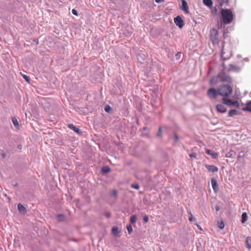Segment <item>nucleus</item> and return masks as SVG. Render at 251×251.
Returning <instances> with one entry per match:
<instances>
[{
	"label": "nucleus",
	"instance_id": "obj_1",
	"mask_svg": "<svg viewBox=\"0 0 251 251\" xmlns=\"http://www.w3.org/2000/svg\"><path fill=\"white\" fill-rule=\"evenodd\" d=\"M221 18L223 24L225 25L229 24L233 19V13L230 9H222L221 10Z\"/></svg>",
	"mask_w": 251,
	"mask_h": 251
},
{
	"label": "nucleus",
	"instance_id": "obj_2",
	"mask_svg": "<svg viewBox=\"0 0 251 251\" xmlns=\"http://www.w3.org/2000/svg\"><path fill=\"white\" fill-rule=\"evenodd\" d=\"M219 95L225 97H228L232 93V88L228 85H222L218 89Z\"/></svg>",
	"mask_w": 251,
	"mask_h": 251
},
{
	"label": "nucleus",
	"instance_id": "obj_3",
	"mask_svg": "<svg viewBox=\"0 0 251 251\" xmlns=\"http://www.w3.org/2000/svg\"><path fill=\"white\" fill-rule=\"evenodd\" d=\"M210 38L213 44L218 42V32L215 28H212L210 31Z\"/></svg>",
	"mask_w": 251,
	"mask_h": 251
},
{
	"label": "nucleus",
	"instance_id": "obj_4",
	"mask_svg": "<svg viewBox=\"0 0 251 251\" xmlns=\"http://www.w3.org/2000/svg\"><path fill=\"white\" fill-rule=\"evenodd\" d=\"M218 77L219 78L220 81L224 82L231 83L232 82L231 78L224 72L220 73L218 75Z\"/></svg>",
	"mask_w": 251,
	"mask_h": 251
},
{
	"label": "nucleus",
	"instance_id": "obj_5",
	"mask_svg": "<svg viewBox=\"0 0 251 251\" xmlns=\"http://www.w3.org/2000/svg\"><path fill=\"white\" fill-rule=\"evenodd\" d=\"M174 22L180 28H182L184 26V21L180 16H177L174 19Z\"/></svg>",
	"mask_w": 251,
	"mask_h": 251
},
{
	"label": "nucleus",
	"instance_id": "obj_6",
	"mask_svg": "<svg viewBox=\"0 0 251 251\" xmlns=\"http://www.w3.org/2000/svg\"><path fill=\"white\" fill-rule=\"evenodd\" d=\"M207 95L210 98H215L219 95L218 91L213 88L208 89Z\"/></svg>",
	"mask_w": 251,
	"mask_h": 251
},
{
	"label": "nucleus",
	"instance_id": "obj_7",
	"mask_svg": "<svg viewBox=\"0 0 251 251\" xmlns=\"http://www.w3.org/2000/svg\"><path fill=\"white\" fill-rule=\"evenodd\" d=\"M181 0L182 1V6L180 7L181 9L184 11L185 13L188 14L189 11L188 10L189 7L187 1L185 0Z\"/></svg>",
	"mask_w": 251,
	"mask_h": 251
},
{
	"label": "nucleus",
	"instance_id": "obj_8",
	"mask_svg": "<svg viewBox=\"0 0 251 251\" xmlns=\"http://www.w3.org/2000/svg\"><path fill=\"white\" fill-rule=\"evenodd\" d=\"M240 70L241 69L239 66L233 64H230L228 71L233 72H239Z\"/></svg>",
	"mask_w": 251,
	"mask_h": 251
},
{
	"label": "nucleus",
	"instance_id": "obj_9",
	"mask_svg": "<svg viewBox=\"0 0 251 251\" xmlns=\"http://www.w3.org/2000/svg\"><path fill=\"white\" fill-rule=\"evenodd\" d=\"M216 109L218 111L221 113H225L226 111V107L222 104H219L216 105Z\"/></svg>",
	"mask_w": 251,
	"mask_h": 251
},
{
	"label": "nucleus",
	"instance_id": "obj_10",
	"mask_svg": "<svg viewBox=\"0 0 251 251\" xmlns=\"http://www.w3.org/2000/svg\"><path fill=\"white\" fill-rule=\"evenodd\" d=\"M205 166L209 172L215 173L218 172V169L216 166L208 165H206Z\"/></svg>",
	"mask_w": 251,
	"mask_h": 251
},
{
	"label": "nucleus",
	"instance_id": "obj_11",
	"mask_svg": "<svg viewBox=\"0 0 251 251\" xmlns=\"http://www.w3.org/2000/svg\"><path fill=\"white\" fill-rule=\"evenodd\" d=\"M211 185L212 188L215 192H217L218 191L217 180L214 177L211 178Z\"/></svg>",
	"mask_w": 251,
	"mask_h": 251
},
{
	"label": "nucleus",
	"instance_id": "obj_12",
	"mask_svg": "<svg viewBox=\"0 0 251 251\" xmlns=\"http://www.w3.org/2000/svg\"><path fill=\"white\" fill-rule=\"evenodd\" d=\"M68 127L73 130L75 132L79 134L81 133V130L77 127L73 125V124H69L68 126Z\"/></svg>",
	"mask_w": 251,
	"mask_h": 251
},
{
	"label": "nucleus",
	"instance_id": "obj_13",
	"mask_svg": "<svg viewBox=\"0 0 251 251\" xmlns=\"http://www.w3.org/2000/svg\"><path fill=\"white\" fill-rule=\"evenodd\" d=\"M205 152L207 154L211 155L212 158H216L218 156V154L217 153L213 152L210 150H206Z\"/></svg>",
	"mask_w": 251,
	"mask_h": 251
},
{
	"label": "nucleus",
	"instance_id": "obj_14",
	"mask_svg": "<svg viewBox=\"0 0 251 251\" xmlns=\"http://www.w3.org/2000/svg\"><path fill=\"white\" fill-rule=\"evenodd\" d=\"M18 210L22 213H25L26 212V209L25 206H24L22 204L19 203L18 204Z\"/></svg>",
	"mask_w": 251,
	"mask_h": 251
},
{
	"label": "nucleus",
	"instance_id": "obj_15",
	"mask_svg": "<svg viewBox=\"0 0 251 251\" xmlns=\"http://www.w3.org/2000/svg\"><path fill=\"white\" fill-rule=\"evenodd\" d=\"M12 123H13L14 126L17 129L19 128L20 125H19V122H18L17 119L15 117H13L12 118Z\"/></svg>",
	"mask_w": 251,
	"mask_h": 251
},
{
	"label": "nucleus",
	"instance_id": "obj_16",
	"mask_svg": "<svg viewBox=\"0 0 251 251\" xmlns=\"http://www.w3.org/2000/svg\"><path fill=\"white\" fill-rule=\"evenodd\" d=\"M220 6L227 5L228 3V0H217Z\"/></svg>",
	"mask_w": 251,
	"mask_h": 251
},
{
	"label": "nucleus",
	"instance_id": "obj_17",
	"mask_svg": "<svg viewBox=\"0 0 251 251\" xmlns=\"http://www.w3.org/2000/svg\"><path fill=\"white\" fill-rule=\"evenodd\" d=\"M225 50H224V45H223V48H222V52H221V57L224 60L228 59L229 58L230 56V54H229L227 56H225Z\"/></svg>",
	"mask_w": 251,
	"mask_h": 251
},
{
	"label": "nucleus",
	"instance_id": "obj_18",
	"mask_svg": "<svg viewBox=\"0 0 251 251\" xmlns=\"http://www.w3.org/2000/svg\"><path fill=\"white\" fill-rule=\"evenodd\" d=\"M223 102L227 105H231L232 104V101L230 100L225 98L222 99Z\"/></svg>",
	"mask_w": 251,
	"mask_h": 251
},
{
	"label": "nucleus",
	"instance_id": "obj_19",
	"mask_svg": "<svg viewBox=\"0 0 251 251\" xmlns=\"http://www.w3.org/2000/svg\"><path fill=\"white\" fill-rule=\"evenodd\" d=\"M203 2L204 5L208 7H211L213 4L212 0H203Z\"/></svg>",
	"mask_w": 251,
	"mask_h": 251
},
{
	"label": "nucleus",
	"instance_id": "obj_20",
	"mask_svg": "<svg viewBox=\"0 0 251 251\" xmlns=\"http://www.w3.org/2000/svg\"><path fill=\"white\" fill-rule=\"evenodd\" d=\"M246 247L250 250L251 249V240L249 237H248L246 240Z\"/></svg>",
	"mask_w": 251,
	"mask_h": 251
},
{
	"label": "nucleus",
	"instance_id": "obj_21",
	"mask_svg": "<svg viewBox=\"0 0 251 251\" xmlns=\"http://www.w3.org/2000/svg\"><path fill=\"white\" fill-rule=\"evenodd\" d=\"M137 221V216L135 215H132L130 218V224L135 223Z\"/></svg>",
	"mask_w": 251,
	"mask_h": 251
},
{
	"label": "nucleus",
	"instance_id": "obj_22",
	"mask_svg": "<svg viewBox=\"0 0 251 251\" xmlns=\"http://www.w3.org/2000/svg\"><path fill=\"white\" fill-rule=\"evenodd\" d=\"M247 218H248V216H247V214L246 212H243L242 214V223H244L246 222V221L247 220Z\"/></svg>",
	"mask_w": 251,
	"mask_h": 251
},
{
	"label": "nucleus",
	"instance_id": "obj_23",
	"mask_svg": "<svg viewBox=\"0 0 251 251\" xmlns=\"http://www.w3.org/2000/svg\"><path fill=\"white\" fill-rule=\"evenodd\" d=\"M237 114V111L235 109L230 110L228 113L229 117H232Z\"/></svg>",
	"mask_w": 251,
	"mask_h": 251
},
{
	"label": "nucleus",
	"instance_id": "obj_24",
	"mask_svg": "<svg viewBox=\"0 0 251 251\" xmlns=\"http://www.w3.org/2000/svg\"><path fill=\"white\" fill-rule=\"evenodd\" d=\"M244 109L251 112V100L246 104V106Z\"/></svg>",
	"mask_w": 251,
	"mask_h": 251
},
{
	"label": "nucleus",
	"instance_id": "obj_25",
	"mask_svg": "<svg viewBox=\"0 0 251 251\" xmlns=\"http://www.w3.org/2000/svg\"><path fill=\"white\" fill-rule=\"evenodd\" d=\"M110 168L107 166H104L101 169V172L104 173H108L110 171Z\"/></svg>",
	"mask_w": 251,
	"mask_h": 251
},
{
	"label": "nucleus",
	"instance_id": "obj_26",
	"mask_svg": "<svg viewBox=\"0 0 251 251\" xmlns=\"http://www.w3.org/2000/svg\"><path fill=\"white\" fill-rule=\"evenodd\" d=\"M118 228L116 226L113 227L112 228V234L115 236H116L117 235V234H118Z\"/></svg>",
	"mask_w": 251,
	"mask_h": 251
},
{
	"label": "nucleus",
	"instance_id": "obj_27",
	"mask_svg": "<svg viewBox=\"0 0 251 251\" xmlns=\"http://www.w3.org/2000/svg\"><path fill=\"white\" fill-rule=\"evenodd\" d=\"M127 229L129 234H131L133 231L132 226L131 224L127 226Z\"/></svg>",
	"mask_w": 251,
	"mask_h": 251
},
{
	"label": "nucleus",
	"instance_id": "obj_28",
	"mask_svg": "<svg viewBox=\"0 0 251 251\" xmlns=\"http://www.w3.org/2000/svg\"><path fill=\"white\" fill-rule=\"evenodd\" d=\"M189 214V220L190 222H193V221H195V219L193 217V216L191 214V212L188 213Z\"/></svg>",
	"mask_w": 251,
	"mask_h": 251
},
{
	"label": "nucleus",
	"instance_id": "obj_29",
	"mask_svg": "<svg viewBox=\"0 0 251 251\" xmlns=\"http://www.w3.org/2000/svg\"><path fill=\"white\" fill-rule=\"evenodd\" d=\"M104 110L106 112L109 113L111 111V108L109 105H106Z\"/></svg>",
	"mask_w": 251,
	"mask_h": 251
},
{
	"label": "nucleus",
	"instance_id": "obj_30",
	"mask_svg": "<svg viewBox=\"0 0 251 251\" xmlns=\"http://www.w3.org/2000/svg\"><path fill=\"white\" fill-rule=\"evenodd\" d=\"M131 187H132V188H134V189H135L138 190V189H139L140 186H139V185L138 184H132L131 185Z\"/></svg>",
	"mask_w": 251,
	"mask_h": 251
},
{
	"label": "nucleus",
	"instance_id": "obj_31",
	"mask_svg": "<svg viewBox=\"0 0 251 251\" xmlns=\"http://www.w3.org/2000/svg\"><path fill=\"white\" fill-rule=\"evenodd\" d=\"M225 227V224L223 222H221L219 223V227L220 229H223Z\"/></svg>",
	"mask_w": 251,
	"mask_h": 251
},
{
	"label": "nucleus",
	"instance_id": "obj_32",
	"mask_svg": "<svg viewBox=\"0 0 251 251\" xmlns=\"http://www.w3.org/2000/svg\"><path fill=\"white\" fill-rule=\"evenodd\" d=\"M215 77H213V78H212L210 81H209V83L211 85H214L215 84H216V81H215Z\"/></svg>",
	"mask_w": 251,
	"mask_h": 251
},
{
	"label": "nucleus",
	"instance_id": "obj_33",
	"mask_svg": "<svg viewBox=\"0 0 251 251\" xmlns=\"http://www.w3.org/2000/svg\"><path fill=\"white\" fill-rule=\"evenodd\" d=\"M111 195L114 197H116L117 196V192L116 190H113L112 191Z\"/></svg>",
	"mask_w": 251,
	"mask_h": 251
},
{
	"label": "nucleus",
	"instance_id": "obj_34",
	"mask_svg": "<svg viewBox=\"0 0 251 251\" xmlns=\"http://www.w3.org/2000/svg\"><path fill=\"white\" fill-rule=\"evenodd\" d=\"M232 105L238 107L239 106V103L237 101H232Z\"/></svg>",
	"mask_w": 251,
	"mask_h": 251
},
{
	"label": "nucleus",
	"instance_id": "obj_35",
	"mask_svg": "<svg viewBox=\"0 0 251 251\" xmlns=\"http://www.w3.org/2000/svg\"><path fill=\"white\" fill-rule=\"evenodd\" d=\"M189 156L191 158H196L197 156V154L195 153H193L190 154Z\"/></svg>",
	"mask_w": 251,
	"mask_h": 251
},
{
	"label": "nucleus",
	"instance_id": "obj_36",
	"mask_svg": "<svg viewBox=\"0 0 251 251\" xmlns=\"http://www.w3.org/2000/svg\"><path fill=\"white\" fill-rule=\"evenodd\" d=\"M162 130L161 128L159 127L158 130V133H157V136L160 137L161 136Z\"/></svg>",
	"mask_w": 251,
	"mask_h": 251
},
{
	"label": "nucleus",
	"instance_id": "obj_37",
	"mask_svg": "<svg viewBox=\"0 0 251 251\" xmlns=\"http://www.w3.org/2000/svg\"><path fill=\"white\" fill-rule=\"evenodd\" d=\"M72 13L75 15H76L77 16L78 15V13H77V11L75 9H73L72 11Z\"/></svg>",
	"mask_w": 251,
	"mask_h": 251
},
{
	"label": "nucleus",
	"instance_id": "obj_38",
	"mask_svg": "<svg viewBox=\"0 0 251 251\" xmlns=\"http://www.w3.org/2000/svg\"><path fill=\"white\" fill-rule=\"evenodd\" d=\"M23 77L25 79L27 82H29V78L28 76L26 75H23Z\"/></svg>",
	"mask_w": 251,
	"mask_h": 251
},
{
	"label": "nucleus",
	"instance_id": "obj_39",
	"mask_svg": "<svg viewBox=\"0 0 251 251\" xmlns=\"http://www.w3.org/2000/svg\"><path fill=\"white\" fill-rule=\"evenodd\" d=\"M143 220L145 223H147L149 221L148 216H145L143 218Z\"/></svg>",
	"mask_w": 251,
	"mask_h": 251
},
{
	"label": "nucleus",
	"instance_id": "obj_40",
	"mask_svg": "<svg viewBox=\"0 0 251 251\" xmlns=\"http://www.w3.org/2000/svg\"><path fill=\"white\" fill-rule=\"evenodd\" d=\"M222 27H223V23H218V28H222Z\"/></svg>",
	"mask_w": 251,
	"mask_h": 251
},
{
	"label": "nucleus",
	"instance_id": "obj_41",
	"mask_svg": "<svg viewBox=\"0 0 251 251\" xmlns=\"http://www.w3.org/2000/svg\"><path fill=\"white\" fill-rule=\"evenodd\" d=\"M174 137H175V141L177 142L178 140V136L176 134H175L174 135Z\"/></svg>",
	"mask_w": 251,
	"mask_h": 251
},
{
	"label": "nucleus",
	"instance_id": "obj_42",
	"mask_svg": "<svg viewBox=\"0 0 251 251\" xmlns=\"http://www.w3.org/2000/svg\"><path fill=\"white\" fill-rule=\"evenodd\" d=\"M155 2L157 3H161L164 1V0H155Z\"/></svg>",
	"mask_w": 251,
	"mask_h": 251
},
{
	"label": "nucleus",
	"instance_id": "obj_43",
	"mask_svg": "<svg viewBox=\"0 0 251 251\" xmlns=\"http://www.w3.org/2000/svg\"><path fill=\"white\" fill-rule=\"evenodd\" d=\"M215 209L216 211H218L220 210V207L218 205L215 206Z\"/></svg>",
	"mask_w": 251,
	"mask_h": 251
},
{
	"label": "nucleus",
	"instance_id": "obj_44",
	"mask_svg": "<svg viewBox=\"0 0 251 251\" xmlns=\"http://www.w3.org/2000/svg\"><path fill=\"white\" fill-rule=\"evenodd\" d=\"M226 156L227 157H231V154L229 152L228 154H226Z\"/></svg>",
	"mask_w": 251,
	"mask_h": 251
},
{
	"label": "nucleus",
	"instance_id": "obj_45",
	"mask_svg": "<svg viewBox=\"0 0 251 251\" xmlns=\"http://www.w3.org/2000/svg\"><path fill=\"white\" fill-rule=\"evenodd\" d=\"M63 217V215H62V214H59L58 215V218H61V217Z\"/></svg>",
	"mask_w": 251,
	"mask_h": 251
},
{
	"label": "nucleus",
	"instance_id": "obj_46",
	"mask_svg": "<svg viewBox=\"0 0 251 251\" xmlns=\"http://www.w3.org/2000/svg\"><path fill=\"white\" fill-rule=\"evenodd\" d=\"M180 55V52H177V53L176 54V56H179Z\"/></svg>",
	"mask_w": 251,
	"mask_h": 251
},
{
	"label": "nucleus",
	"instance_id": "obj_47",
	"mask_svg": "<svg viewBox=\"0 0 251 251\" xmlns=\"http://www.w3.org/2000/svg\"><path fill=\"white\" fill-rule=\"evenodd\" d=\"M197 226L198 227L199 229H200V230H202L201 227L200 226H199V225H197Z\"/></svg>",
	"mask_w": 251,
	"mask_h": 251
},
{
	"label": "nucleus",
	"instance_id": "obj_48",
	"mask_svg": "<svg viewBox=\"0 0 251 251\" xmlns=\"http://www.w3.org/2000/svg\"><path fill=\"white\" fill-rule=\"evenodd\" d=\"M110 214H107L106 216L107 217H109L110 216Z\"/></svg>",
	"mask_w": 251,
	"mask_h": 251
},
{
	"label": "nucleus",
	"instance_id": "obj_49",
	"mask_svg": "<svg viewBox=\"0 0 251 251\" xmlns=\"http://www.w3.org/2000/svg\"><path fill=\"white\" fill-rule=\"evenodd\" d=\"M2 155L3 157H5L6 155L5 154H2Z\"/></svg>",
	"mask_w": 251,
	"mask_h": 251
},
{
	"label": "nucleus",
	"instance_id": "obj_50",
	"mask_svg": "<svg viewBox=\"0 0 251 251\" xmlns=\"http://www.w3.org/2000/svg\"><path fill=\"white\" fill-rule=\"evenodd\" d=\"M130 36V33H128L127 35H126V36Z\"/></svg>",
	"mask_w": 251,
	"mask_h": 251
}]
</instances>
